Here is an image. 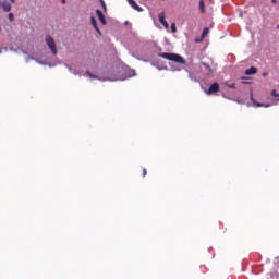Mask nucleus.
<instances>
[{
    "label": "nucleus",
    "instance_id": "obj_9",
    "mask_svg": "<svg viewBox=\"0 0 279 279\" xmlns=\"http://www.w3.org/2000/svg\"><path fill=\"white\" fill-rule=\"evenodd\" d=\"M90 25L96 29V32L101 34V31H99V27L97 26V20L94 16L90 17Z\"/></svg>",
    "mask_w": 279,
    "mask_h": 279
},
{
    "label": "nucleus",
    "instance_id": "obj_1",
    "mask_svg": "<svg viewBox=\"0 0 279 279\" xmlns=\"http://www.w3.org/2000/svg\"><path fill=\"white\" fill-rule=\"evenodd\" d=\"M159 57H161L168 61H172L177 64H182V65L186 64V60L183 57L175 54V53L162 52L159 54Z\"/></svg>",
    "mask_w": 279,
    "mask_h": 279
},
{
    "label": "nucleus",
    "instance_id": "obj_24",
    "mask_svg": "<svg viewBox=\"0 0 279 279\" xmlns=\"http://www.w3.org/2000/svg\"><path fill=\"white\" fill-rule=\"evenodd\" d=\"M271 3H278V0H271Z\"/></svg>",
    "mask_w": 279,
    "mask_h": 279
},
{
    "label": "nucleus",
    "instance_id": "obj_19",
    "mask_svg": "<svg viewBox=\"0 0 279 279\" xmlns=\"http://www.w3.org/2000/svg\"><path fill=\"white\" fill-rule=\"evenodd\" d=\"M205 66L207 68V70L209 71L210 74H213V70L210 69L209 65L205 64Z\"/></svg>",
    "mask_w": 279,
    "mask_h": 279
},
{
    "label": "nucleus",
    "instance_id": "obj_2",
    "mask_svg": "<svg viewBox=\"0 0 279 279\" xmlns=\"http://www.w3.org/2000/svg\"><path fill=\"white\" fill-rule=\"evenodd\" d=\"M46 43H47L48 48L52 52V54L57 56L58 54V48H57L56 40L52 37H47Z\"/></svg>",
    "mask_w": 279,
    "mask_h": 279
},
{
    "label": "nucleus",
    "instance_id": "obj_6",
    "mask_svg": "<svg viewBox=\"0 0 279 279\" xmlns=\"http://www.w3.org/2000/svg\"><path fill=\"white\" fill-rule=\"evenodd\" d=\"M0 5L4 12H10L12 10V4L5 0L2 1Z\"/></svg>",
    "mask_w": 279,
    "mask_h": 279
},
{
    "label": "nucleus",
    "instance_id": "obj_16",
    "mask_svg": "<svg viewBox=\"0 0 279 279\" xmlns=\"http://www.w3.org/2000/svg\"><path fill=\"white\" fill-rule=\"evenodd\" d=\"M271 96H272V97H279V94L276 92V89H274V90L271 92Z\"/></svg>",
    "mask_w": 279,
    "mask_h": 279
},
{
    "label": "nucleus",
    "instance_id": "obj_7",
    "mask_svg": "<svg viewBox=\"0 0 279 279\" xmlns=\"http://www.w3.org/2000/svg\"><path fill=\"white\" fill-rule=\"evenodd\" d=\"M96 14H97L101 25H106V17L104 16V12H101V10L97 9Z\"/></svg>",
    "mask_w": 279,
    "mask_h": 279
},
{
    "label": "nucleus",
    "instance_id": "obj_27",
    "mask_svg": "<svg viewBox=\"0 0 279 279\" xmlns=\"http://www.w3.org/2000/svg\"><path fill=\"white\" fill-rule=\"evenodd\" d=\"M125 25H130V22H125Z\"/></svg>",
    "mask_w": 279,
    "mask_h": 279
},
{
    "label": "nucleus",
    "instance_id": "obj_26",
    "mask_svg": "<svg viewBox=\"0 0 279 279\" xmlns=\"http://www.w3.org/2000/svg\"><path fill=\"white\" fill-rule=\"evenodd\" d=\"M61 1H62L63 4L66 3V0H61Z\"/></svg>",
    "mask_w": 279,
    "mask_h": 279
},
{
    "label": "nucleus",
    "instance_id": "obj_25",
    "mask_svg": "<svg viewBox=\"0 0 279 279\" xmlns=\"http://www.w3.org/2000/svg\"><path fill=\"white\" fill-rule=\"evenodd\" d=\"M11 3H16V0H10Z\"/></svg>",
    "mask_w": 279,
    "mask_h": 279
},
{
    "label": "nucleus",
    "instance_id": "obj_4",
    "mask_svg": "<svg viewBox=\"0 0 279 279\" xmlns=\"http://www.w3.org/2000/svg\"><path fill=\"white\" fill-rule=\"evenodd\" d=\"M158 19H159V23H161L166 29H169V23L167 22V20H165V19H166L165 11H162V12L158 15Z\"/></svg>",
    "mask_w": 279,
    "mask_h": 279
},
{
    "label": "nucleus",
    "instance_id": "obj_23",
    "mask_svg": "<svg viewBox=\"0 0 279 279\" xmlns=\"http://www.w3.org/2000/svg\"><path fill=\"white\" fill-rule=\"evenodd\" d=\"M240 19H243V12L239 13Z\"/></svg>",
    "mask_w": 279,
    "mask_h": 279
},
{
    "label": "nucleus",
    "instance_id": "obj_12",
    "mask_svg": "<svg viewBox=\"0 0 279 279\" xmlns=\"http://www.w3.org/2000/svg\"><path fill=\"white\" fill-rule=\"evenodd\" d=\"M207 34H210V28L205 27V28L203 29L202 36H206Z\"/></svg>",
    "mask_w": 279,
    "mask_h": 279
},
{
    "label": "nucleus",
    "instance_id": "obj_20",
    "mask_svg": "<svg viewBox=\"0 0 279 279\" xmlns=\"http://www.w3.org/2000/svg\"><path fill=\"white\" fill-rule=\"evenodd\" d=\"M146 174H147V170L144 168V169H143V177L145 178Z\"/></svg>",
    "mask_w": 279,
    "mask_h": 279
},
{
    "label": "nucleus",
    "instance_id": "obj_8",
    "mask_svg": "<svg viewBox=\"0 0 279 279\" xmlns=\"http://www.w3.org/2000/svg\"><path fill=\"white\" fill-rule=\"evenodd\" d=\"M251 101H253V104L256 108H262V107L269 108V105H264V104H260V102H256V100L253 97V94H251Z\"/></svg>",
    "mask_w": 279,
    "mask_h": 279
},
{
    "label": "nucleus",
    "instance_id": "obj_22",
    "mask_svg": "<svg viewBox=\"0 0 279 279\" xmlns=\"http://www.w3.org/2000/svg\"><path fill=\"white\" fill-rule=\"evenodd\" d=\"M267 75H268L267 72H263L262 74L263 77H267Z\"/></svg>",
    "mask_w": 279,
    "mask_h": 279
},
{
    "label": "nucleus",
    "instance_id": "obj_3",
    "mask_svg": "<svg viewBox=\"0 0 279 279\" xmlns=\"http://www.w3.org/2000/svg\"><path fill=\"white\" fill-rule=\"evenodd\" d=\"M220 92V85L219 83L215 82L214 84H211V86L208 88V90L206 92L207 95H214Z\"/></svg>",
    "mask_w": 279,
    "mask_h": 279
},
{
    "label": "nucleus",
    "instance_id": "obj_18",
    "mask_svg": "<svg viewBox=\"0 0 279 279\" xmlns=\"http://www.w3.org/2000/svg\"><path fill=\"white\" fill-rule=\"evenodd\" d=\"M203 39H204V37H198V38L195 39V41L201 43V41H203Z\"/></svg>",
    "mask_w": 279,
    "mask_h": 279
},
{
    "label": "nucleus",
    "instance_id": "obj_21",
    "mask_svg": "<svg viewBox=\"0 0 279 279\" xmlns=\"http://www.w3.org/2000/svg\"><path fill=\"white\" fill-rule=\"evenodd\" d=\"M229 88L235 89V84L233 83V84L229 85Z\"/></svg>",
    "mask_w": 279,
    "mask_h": 279
},
{
    "label": "nucleus",
    "instance_id": "obj_11",
    "mask_svg": "<svg viewBox=\"0 0 279 279\" xmlns=\"http://www.w3.org/2000/svg\"><path fill=\"white\" fill-rule=\"evenodd\" d=\"M199 12L204 14L206 12V4L204 3V0H199Z\"/></svg>",
    "mask_w": 279,
    "mask_h": 279
},
{
    "label": "nucleus",
    "instance_id": "obj_14",
    "mask_svg": "<svg viewBox=\"0 0 279 279\" xmlns=\"http://www.w3.org/2000/svg\"><path fill=\"white\" fill-rule=\"evenodd\" d=\"M100 1V5L104 9V11L106 12L107 8H106V2L104 0H99Z\"/></svg>",
    "mask_w": 279,
    "mask_h": 279
},
{
    "label": "nucleus",
    "instance_id": "obj_15",
    "mask_svg": "<svg viewBox=\"0 0 279 279\" xmlns=\"http://www.w3.org/2000/svg\"><path fill=\"white\" fill-rule=\"evenodd\" d=\"M10 23L14 22V13H9Z\"/></svg>",
    "mask_w": 279,
    "mask_h": 279
},
{
    "label": "nucleus",
    "instance_id": "obj_17",
    "mask_svg": "<svg viewBox=\"0 0 279 279\" xmlns=\"http://www.w3.org/2000/svg\"><path fill=\"white\" fill-rule=\"evenodd\" d=\"M87 76L90 78H96V75L92 74V72H87Z\"/></svg>",
    "mask_w": 279,
    "mask_h": 279
},
{
    "label": "nucleus",
    "instance_id": "obj_5",
    "mask_svg": "<svg viewBox=\"0 0 279 279\" xmlns=\"http://www.w3.org/2000/svg\"><path fill=\"white\" fill-rule=\"evenodd\" d=\"M129 5L133 8V10H136V12H143V8L136 3L134 0H126Z\"/></svg>",
    "mask_w": 279,
    "mask_h": 279
},
{
    "label": "nucleus",
    "instance_id": "obj_13",
    "mask_svg": "<svg viewBox=\"0 0 279 279\" xmlns=\"http://www.w3.org/2000/svg\"><path fill=\"white\" fill-rule=\"evenodd\" d=\"M171 32L172 34H175V32H178V27L175 26V23L171 24Z\"/></svg>",
    "mask_w": 279,
    "mask_h": 279
},
{
    "label": "nucleus",
    "instance_id": "obj_10",
    "mask_svg": "<svg viewBox=\"0 0 279 279\" xmlns=\"http://www.w3.org/2000/svg\"><path fill=\"white\" fill-rule=\"evenodd\" d=\"M257 73V69L255 66H251L245 71V75H255Z\"/></svg>",
    "mask_w": 279,
    "mask_h": 279
}]
</instances>
